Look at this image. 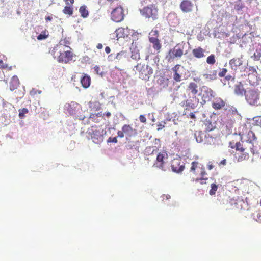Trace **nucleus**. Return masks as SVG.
<instances>
[{
  "label": "nucleus",
  "instance_id": "22",
  "mask_svg": "<svg viewBox=\"0 0 261 261\" xmlns=\"http://www.w3.org/2000/svg\"><path fill=\"white\" fill-rule=\"evenodd\" d=\"M149 41L153 44V47L156 50H159L161 48V44L159 39L156 37H151L149 38Z\"/></svg>",
  "mask_w": 261,
  "mask_h": 261
},
{
  "label": "nucleus",
  "instance_id": "44",
  "mask_svg": "<svg viewBox=\"0 0 261 261\" xmlns=\"http://www.w3.org/2000/svg\"><path fill=\"white\" fill-rule=\"evenodd\" d=\"M248 153H247V154H243V155H241V156H240L238 159V162H241V161H243V160H247L248 159Z\"/></svg>",
  "mask_w": 261,
  "mask_h": 261
},
{
  "label": "nucleus",
  "instance_id": "59",
  "mask_svg": "<svg viewBox=\"0 0 261 261\" xmlns=\"http://www.w3.org/2000/svg\"><path fill=\"white\" fill-rule=\"evenodd\" d=\"M97 48L98 49H101L103 47V45L101 43H98L97 45V46H96Z\"/></svg>",
  "mask_w": 261,
  "mask_h": 261
},
{
  "label": "nucleus",
  "instance_id": "4",
  "mask_svg": "<svg viewBox=\"0 0 261 261\" xmlns=\"http://www.w3.org/2000/svg\"><path fill=\"white\" fill-rule=\"evenodd\" d=\"M133 70L139 72V77L144 80H148L149 76L153 73V69L151 67L141 63L135 66Z\"/></svg>",
  "mask_w": 261,
  "mask_h": 261
},
{
  "label": "nucleus",
  "instance_id": "14",
  "mask_svg": "<svg viewBox=\"0 0 261 261\" xmlns=\"http://www.w3.org/2000/svg\"><path fill=\"white\" fill-rule=\"evenodd\" d=\"M122 130L127 137H132L137 134L136 130L133 129L129 125L125 124L123 125Z\"/></svg>",
  "mask_w": 261,
  "mask_h": 261
},
{
  "label": "nucleus",
  "instance_id": "47",
  "mask_svg": "<svg viewBox=\"0 0 261 261\" xmlns=\"http://www.w3.org/2000/svg\"><path fill=\"white\" fill-rule=\"evenodd\" d=\"M108 142L117 143V139L116 137H110L108 140Z\"/></svg>",
  "mask_w": 261,
  "mask_h": 261
},
{
  "label": "nucleus",
  "instance_id": "64",
  "mask_svg": "<svg viewBox=\"0 0 261 261\" xmlns=\"http://www.w3.org/2000/svg\"><path fill=\"white\" fill-rule=\"evenodd\" d=\"M158 126H159V127L158 128V129L160 130V129H162L163 127H164V125H162V124L160 123V124L158 125Z\"/></svg>",
  "mask_w": 261,
  "mask_h": 261
},
{
  "label": "nucleus",
  "instance_id": "38",
  "mask_svg": "<svg viewBox=\"0 0 261 261\" xmlns=\"http://www.w3.org/2000/svg\"><path fill=\"white\" fill-rule=\"evenodd\" d=\"M19 117L21 119H23L25 117V114L29 112L28 109L23 108L19 110Z\"/></svg>",
  "mask_w": 261,
  "mask_h": 261
},
{
  "label": "nucleus",
  "instance_id": "36",
  "mask_svg": "<svg viewBox=\"0 0 261 261\" xmlns=\"http://www.w3.org/2000/svg\"><path fill=\"white\" fill-rule=\"evenodd\" d=\"M63 12L65 14L71 15L73 14V8L66 5L63 10Z\"/></svg>",
  "mask_w": 261,
  "mask_h": 261
},
{
  "label": "nucleus",
  "instance_id": "41",
  "mask_svg": "<svg viewBox=\"0 0 261 261\" xmlns=\"http://www.w3.org/2000/svg\"><path fill=\"white\" fill-rule=\"evenodd\" d=\"M94 70L96 73L98 75H102L103 74V71L101 69L100 67L98 66H95L94 67Z\"/></svg>",
  "mask_w": 261,
  "mask_h": 261
},
{
  "label": "nucleus",
  "instance_id": "27",
  "mask_svg": "<svg viewBox=\"0 0 261 261\" xmlns=\"http://www.w3.org/2000/svg\"><path fill=\"white\" fill-rule=\"evenodd\" d=\"M224 106V102L220 98L218 99L213 103V107L216 109H220Z\"/></svg>",
  "mask_w": 261,
  "mask_h": 261
},
{
  "label": "nucleus",
  "instance_id": "54",
  "mask_svg": "<svg viewBox=\"0 0 261 261\" xmlns=\"http://www.w3.org/2000/svg\"><path fill=\"white\" fill-rule=\"evenodd\" d=\"M206 129L207 131H208V132H210V131H211V130H212L213 129L211 123L208 124V125L206 128Z\"/></svg>",
  "mask_w": 261,
  "mask_h": 261
},
{
  "label": "nucleus",
  "instance_id": "1",
  "mask_svg": "<svg viewBox=\"0 0 261 261\" xmlns=\"http://www.w3.org/2000/svg\"><path fill=\"white\" fill-rule=\"evenodd\" d=\"M245 96L246 101L250 105L260 106V92L258 89H247L245 92Z\"/></svg>",
  "mask_w": 261,
  "mask_h": 261
},
{
  "label": "nucleus",
  "instance_id": "35",
  "mask_svg": "<svg viewBox=\"0 0 261 261\" xmlns=\"http://www.w3.org/2000/svg\"><path fill=\"white\" fill-rule=\"evenodd\" d=\"M206 62L210 65H213L216 62L215 56L213 54L209 56L206 59Z\"/></svg>",
  "mask_w": 261,
  "mask_h": 261
},
{
  "label": "nucleus",
  "instance_id": "56",
  "mask_svg": "<svg viewBox=\"0 0 261 261\" xmlns=\"http://www.w3.org/2000/svg\"><path fill=\"white\" fill-rule=\"evenodd\" d=\"M0 66L2 68H6L7 65H5L2 60H0Z\"/></svg>",
  "mask_w": 261,
  "mask_h": 261
},
{
  "label": "nucleus",
  "instance_id": "12",
  "mask_svg": "<svg viewBox=\"0 0 261 261\" xmlns=\"http://www.w3.org/2000/svg\"><path fill=\"white\" fill-rule=\"evenodd\" d=\"M199 103V100L196 96H194L190 97L187 100H186L184 105L187 107V108H191L194 109L198 107Z\"/></svg>",
  "mask_w": 261,
  "mask_h": 261
},
{
  "label": "nucleus",
  "instance_id": "17",
  "mask_svg": "<svg viewBox=\"0 0 261 261\" xmlns=\"http://www.w3.org/2000/svg\"><path fill=\"white\" fill-rule=\"evenodd\" d=\"M205 50L200 47L195 48L192 50V54L194 56L197 58H201L205 56L204 53Z\"/></svg>",
  "mask_w": 261,
  "mask_h": 261
},
{
  "label": "nucleus",
  "instance_id": "51",
  "mask_svg": "<svg viewBox=\"0 0 261 261\" xmlns=\"http://www.w3.org/2000/svg\"><path fill=\"white\" fill-rule=\"evenodd\" d=\"M65 3L66 5L68 6H70V5H72L74 3V0H64Z\"/></svg>",
  "mask_w": 261,
  "mask_h": 261
},
{
  "label": "nucleus",
  "instance_id": "39",
  "mask_svg": "<svg viewBox=\"0 0 261 261\" xmlns=\"http://www.w3.org/2000/svg\"><path fill=\"white\" fill-rule=\"evenodd\" d=\"M218 186L215 184H211V189L209 191V194L211 195L215 194L216 191L217 190Z\"/></svg>",
  "mask_w": 261,
  "mask_h": 261
},
{
  "label": "nucleus",
  "instance_id": "8",
  "mask_svg": "<svg viewBox=\"0 0 261 261\" xmlns=\"http://www.w3.org/2000/svg\"><path fill=\"white\" fill-rule=\"evenodd\" d=\"M202 97L201 105H204L206 101H209L214 96L213 90L207 86H202L199 94Z\"/></svg>",
  "mask_w": 261,
  "mask_h": 261
},
{
  "label": "nucleus",
  "instance_id": "31",
  "mask_svg": "<svg viewBox=\"0 0 261 261\" xmlns=\"http://www.w3.org/2000/svg\"><path fill=\"white\" fill-rule=\"evenodd\" d=\"M154 152H157V147L156 146H148L145 150V153L146 155L153 154Z\"/></svg>",
  "mask_w": 261,
  "mask_h": 261
},
{
  "label": "nucleus",
  "instance_id": "28",
  "mask_svg": "<svg viewBox=\"0 0 261 261\" xmlns=\"http://www.w3.org/2000/svg\"><path fill=\"white\" fill-rule=\"evenodd\" d=\"M203 135L204 134L202 132L195 131L194 133V137L197 142L201 143L203 141Z\"/></svg>",
  "mask_w": 261,
  "mask_h": 261
},
{
  "label": "nucleus",
  "instance_id": "10",
  "mask_svg": "<svg viewBox=\"0 0 261 261\" xmlns=\"http://www.w3.org/2000/svg\"><path fill=\"white\" fill-rule=\"evenodd\" d=\"M171 166L173 172L180 173L185 169V163L180 159H174L171 162Z\"/></svg>",
  "mask_w": 261,
  "mask_h": 261
},
{
  "label": "nucleus",
  "instance_id": "24",
  "mask_svg": "<svg viewBox=\"0 0 261 261\" xmlns=\"http://www.w3.org/2000/svg\"><path fill=\"white\" fill-rule=\"evenodd\" d=\"M203 77L208 81L215 80L217 77V71L213 70L210 74H204Z\"/></svg>",
  "mask_w": 261,
  "mask_h": 261
},
{
  "label": "nucleus",
  "instance_id": "23",
  "mask_svg": "<svg viewBox=\"0 0 261 261\" xmlns=\"http://www.w3.org/2000/svg\"><path fill=\"white\" fill-rule=\"evenodd\" d=\"M256 140L257 138L255 134L252 130H249L247 135V139L246 140V141L255 143L256 142Z\"/></svg>",
  "mask_w": 261,
  "mask_h": 261
},
{
  "label": "nucleus",
  "instance_id": "60",
  "mask_svg": "<svg viewBox=\"0 0 261 261\" xmlns=\"http://www.w3.org/2000/svg\"><path fill=\"white\" fill-rule=\"evenodd\" d=\"M105 51L107 54H109L111 51V49L109 47H106L105 48Z\"/></svg>",
  "mask_w": 261,
  "mask_h": 261
},
{
  "label": "nucleus",
  "instance_id": "45",
  "mask_svg": "<svg viewBox=\"0 0 261 261\" xmlns=\"http://www.w3.org/2000/svg\"><path fill=\"white\" fill-rule=\"evenodd\" d=\"M227 70L225 68L222 69V70L218 73V75L220 77H223L225 75Z\"/></svg>",
  "mask_w": 261,
  "mask_h": 261
},
{
  "label": "nucleus",
  "instance_id": "46",
  "mask_svg": "<svg viewBox=\"0 0 261 261\" xmlns=\"http://www.w3.org/2000/svg\"><path fill=\"white\" fill-rule=\"evenodd\" d=\"M159 34V32L156 30H152L151 32L149 33L150 35L158 37Z\"/></svg>",
  "mask_w": 261,
  "mask_h": 261
},
{
  "label": "nucleus",
  "instance_id": "3",
  "mask_svg": "<svg viewBox=\"0 0 261 261\" xmlns=\"http://www.w3.org/2000/svg\"><path fill=\"white\" fill-rule=\"evenodd\" d=\"M64 110L66 114L73 115L79 120H84L85 117L80 114V111L81 110V107L75 102L72 101L70 103H66L64 105Z\"/></svg>",
  "mask_w": 261,
  "mask_h": 261
},
{
  "label": "nucleus",
  "instance_id": "40",
  "mask_svg": "<svg viewBox=\"0 0 261 261\" xmlns=\"http://www.w3.org/2000/svg\"><path fill=\"white\" fill-rule=\"evenodd\" d=\"M47 36H48V35H46L45 34V32H44V33L42 32L40 34H39L37 36V38L39 40H41L46 39L47 37Z\"/></svg>",
  "mask_w": 261,
  "mask_h": 261
},
{
  "label": "nucleus",
  "instance_id": "6",
  "mask_svg": "<svg viewBox=\"0 0 261 261\" xmlns=\"http://www.w3.org/2000/svg\"><path fill=\"white\" fill-rule=\"evenodd\" d=\"M129 55L126 51H121L116 55L111 54L108 58L109 61H114L115 62L123 64L124 62L128 59Z\"/></svg>",
  "mask_w": 261,
  "mask_h": 261
},
{
  "label": "nucleus",
  "instance_id": "18",
  "mask_svg": "<svg viewBox=\"0 0 261 261\" xmlns=\"http://www.w3.org/2000/svg\"><path fill=\"white\" fill-rule=\"evenodd\" d=\"M19 84V81L17 76H13L11 78V80L10 83V89L11 91L16 89Z\"/></svg>",
  "mask_w": 261,
  "mask_h": 261
},
{
  "label": "nucleus",
  "instance_id": "32",
  "mask_svg": "<svg viewBox=\"0 0 261 261\" xmlns=\"http://www.w3.org/2000/svg\"><path fill=\"white\" fill-rule=\"evenodd\" d=\"M79 12L81 13V16L83 18H86L89 15L88 11L85 5L80 7Z\"/></svg>",
  "mask_w": 261,
  "mask_h": 261
},
{
  "label": "nucleus",
  "instance_id": "37",
  "mask_svg": "<svg viewBox=\"0 0 261 261\" xmlns=\"http://www.w3.org/2000/svg\"><path fill=\"white\" fill-rule=\"evenodd\" d=\"M131 59L136 61H138L140 59V56L138 51L132 52Z\"/></svg>",
  "mask_w": 261,
  "mask_h": 261
},
{
  "label": "nucleus",
  "instance_id": "43",
  "mask_svg": "<svg viewBox=\"0 0 261 261\" xmlns=\"http://www.w3.org/2000/svg\"><path fill=\"white\" fill-rule=\"evenodd\" d=\"M198 164V162H196V161L193 162L191 164L192 166L191 167L190 171L191 172H194L196 168L197 167Z\"/></svg>",
  "mask_w": 261,
  "mask_h": 261
},
{
  "label": "nucleus",
  "instance_id": "11",
  "mask_svg": "<svg viewBox=\"0 0 261 261\" xmlns=\"http://www.w3.org/2000/svg\"><path fill=\"white\" fill-rule=\"evenodd\" d=\"M123 9L121 7L115 8L111 13V18L115 22L121 21L124 18Z\"/></svg>",
  "mask_w": 261,
  "mask_h": 261
},
{
  "label": "nucleus",
  "instance_id": "20",
  "mask_svg": "<svg viewBox=\"0 0 261 261\" xmlns=\"http://www.w3.org/2000/svg\"><path fill=\"white\" fill-rule=\"evenodd\" d=\"M245 91L246 90H245L243 85L241 83L235 86L234 92L236 94L241 96H243V95H245Z\"/></svg>",
  "mask_w": 261,
  "mask_h": 261
},
{
  "label": "nucleus",
  "instance_id": "49",
  "mask_svg": "<svg viewBox=\"0 0 261 261\" xmlns=\"http://www.w3.org/2000/svg\"><path fill=\"white\" fill-rule=\"evenodd\" d=\"M139 120L142 123H145L146 122V119L145 117L143 115H140Z\"/></svg>",
  "mask_w": 261,
  "mask_h": 261
},
{
  "label": "nucleus",
  "instance_id": "42",
  "mask_svg": "<svg viewBox=\"0 0 261 261\" xmlns=\"http://www.w3.org/2000/svg\"><path fill=\"white\" fill-rule=\"evenodd\" d=\"M173 79L176 82H180L181 81V76L176 71L174 74Z\"/></svg>",
  "mask_w": 261,
  "mask_h": 261
},
{
  "label": "nucleus",
  "instance_id": "52",
  "mask_svg": "<svg viewBox=\"0 0 261 261\" xmlns=\"http://www.w3.org/2000/svg\"><path fill=\"white\" fill-rule=\"evenodd\" d=\"M207 168L210 170H212L214 168V166L211 162H209L207 163Z\"/></svg>",
  "mask_w": 261,
  "mask_h": 261
},
{
  "label": "nucleus",
  "instance_id": "62",
  "mask_svg": "<svg viewBox=\"0 0 261 261\" xmlns=\"http://www.w3.org/2000/svg\"><path fill=\"white\" fill-rule=\"evenodd\" d=\"M45 20L46 21H51L52 20V17L51 16H48L45 17Z\"/></svg>",
  "mask_w": 261,
  "mask_h": 261
},
{
  "label": "nucleus",
  "instance_id": "15",
  "mask_svg": "<svg viewBox=\"0 0 261 261\" xmlns=\"http://www.w3.org/2000/svg\"><path fill=\"white\" fill-rule=\"evenodd\" d=\"M169 54L171 57L180 58L183 55V50L180 47L176 46L170 51Z\"/></svg>",
  "mask_w": 261,
  "mask_h": 261
},
{
  "label": "nucleus",
  "instance_id": "29",
  "mask_svg": "<svg viewBox=\"0 0 261 261\" xmlns=\"http://www.w3.org/2000/svg\"><path fill=\"white\" fill-rule=\"evenodd\" d=\"M197 85L195 83H191L189 85V89L191 90L192 94L195 96L198 92Z\"/></svg>",
  "mask_w": 261,
  "mask_h": 261
},
{
  "label": "nucleus",
  "instance_id": "58",
  "mask_svg": "<svg viewBox=\"0 0 261 261\" xmlns=\"http://www.w3.org/2000/svg\"><path fill=\"white\" fill-rule=\"evenodd\" d=\"M226 164V160L225 159H224L221 161L219 165H225Z\"/></svg>",
  "mask_w": 261,
  "mask_h": 261
},
{
  "label": "nucleus",
  "instance_id": "16",
  "mask_svg": "<svg viewBox=\"0 0 261 261\" xmlns=\"http://www.w3.org/2000/svg\"><path fill=\"white\" fill-rule=\"evenodd\" d=\"M242 64L243 61L241 58H233L229 61V65L231 67V68L234 70H236L237 67L242 65Z\"/></svg>",
  "mask_w": 261,
  "mask_h": 261
},
{
  "label": "nucleus",
  "instance_id": "34",
  "mask_svg": "<svg viewBox=\"0 0 261 261\" xmlns=\"http://www.w3.org/2000/svg\"><path fill=\"white\" fill-rule=\"evenodd\" d=\"M252 57L254 58L255 60H259L261 57V48H257L256 49L254 52L253 56Z\"/></svg>",
  "mask_w": 261,
  "mask_h": 261
},
{
  "label": "nucleus",
  "instance_id": "55",
  "mask_svg": "<svg viewBox=\"0 0 261 261\" xmlns=\"http://www.w3.org/2000/svg\"><path fill=\"white\" fill-rule=\"evenodd\" d=\"M202 170L200 174H201V177H204V176L205 175H206L207 173H206V172H205V171L204 170V169L202 168Z\"/></svg>",
  "mask_w": 261,
  "mask_h": 261
},
{
  "label": "nucleus",
  "instance_id": "61",
  "mask_svg": "<svg viewBox=\"0 0 261 261\" xmlns=\"http://www.w3.org/2000/svg\"><path fill=\"white\" fill-rule=\"evenodd\" d=\"M190 117L191 119H195V115L193 113H190L189 114Z\"/></svg>",
  "mask_w": 261,
  "mask_h": 261
},
{
  "label": "nucleus",
  "instance_id": "7",
  "mask_svg": "<svg viewBox=\"0 0 261 261\" xmlns=\"http://www.w3.org/2000/svg\"><path fill=\"white\" fill-rule=\"evenodd\" d=\"M88 138L90 137V138L92 140L93 142L95 143L99 144L103 141V134H106V132L104 130L101 131L99 130H89L88 132Z\"/></svg>",
  "mask_w": 261,
  "mask_h": 261
},
{
  "label": "nucleus",
  "instance_id": "53",
  "mask_svg": "<svg viewBox=\"0 0 261 261\" xmlns=\"http://www.w3.org/2000/svg\"><path fill=\"white\" fill-rule=\"evenodd\" d=\"M208 178H204V177H201L200 178H196L195 181L196 182H199V181H202V180H207Z\"/></svg>",
  "mask_w": 261,
  "mask_h": 261
},
{
  "label": "nucleus",
  "instance_id": "50",
  "mask_svg": "<svg viewBox=\"0 0 261 261\" xmlns=\"http://www.w3.org/2000/svg\"><path fill=\"white\" fill-rule=\"evenodd\" d=\"M124 134H125L124 132H123V131L122 130H118L117 132L118 136L120 138H123L124 136Z\"/></svg>",
  "mask_w": 261,
  "mask_h": 261
},
{
  "label": "nucleus",
  "instance_id": "21",
  "mask_svg": "<svg viewBox=\"0 0 261 261\" xmlns=\"http://www.w3.org/2000/svg\"><path fill=\"white\" fill-rule=\"evenodd\" d=\"M254 144V143H253L252 142L244 141V151L245 150H250L252 154H255Z\"/></svg>",
  "mask_w": 261,
  "mask_h": 261
},
{
  "label": "nucleus",
  "instance_id": "48",
  "mask_svg": "<svg viewBox=\"0 0 261 261\" xmlns=\"http://www.w3.org/2000/svg\"><path fill=\"white\" fill-rule=\"evenodd\" d=\"M148 118L152 120L153 122L155 121V119L154 118L153 113H149L148 115Z\"/></svg>",
  "mask_w": 261,
  "mask_h": 261
},
{
  "label": "nucleus",
  "instance_id": "33",
  "mask_svg": "<svg viewBox=\"0 0 261 261\" xmlns=\"http://www.w3.org/2000/svg\"><path fill=\"white\" fill-rule=\"evenodd\" d=\"M235 147L237 150L240 151L241 152L244 151V141H242L241 142H237L235 145Z\"/></svg>",
  "mask_w": 261,
  "mask_h": 261
},
{
  "label": "nucleus",
  "instance_id": "57",
  "mask_svg": "<svg viewBox=\"0 0 261 261\" xmlns=\"http://www.w3.org/2000/svg\"><path fill=\"white\" fill-rule=\"evenodd\" d=\"M180 67V65H176L173 68V70L176 72H176H177V70Z\"/></svg>",
  "mask_w": 261,
  "mask_h": 261
},
{
  "label": "nucleus",
  "instance_id": "2",
  "mask_svg": "<svg viewBox=\"0 0 261 261\" xmlns=\"http://www.w3.org/2000/svg\"><path fill=\"white\" fill-rule=\"evenodd\" d=\"M68 49H70V48L63 45L61 42L54 48V50L58 51V53L60 54L58 60L59 62L68 63L72 60V54Z\"/></svg>",
  "mask_w": 261,
  "mask_h": 261
},
{
  "label": "nucleus",
  "instance_id": "26",
  "mask_svg": "<svg viewBox=\"0 0 261 261\" xmlns=\"http://www.w3.org/2000/svg\"><path fill=\"white\" fill-rule=\"evenodd\" d=\"M125 30L123 28H120L117 29L115 31L116 36L118 39L120 38H124L126 35V33H125Z\"/></svg>",
  "mask_w": 261,
  "mask_h": 261
},
{
  "label": "nucleus",
  "instance_id": "19",
  "mask_svg": "<svg viewBox=\"0 0 261 261\" xmlns=\"http://www.w3.org/2000/svg\"><path fill=\"white\" fill-rule=\"evenodd\" d=\"M81 83L84 88L89 87L90 85V76L86 75H84L81 79Z\"/></svg>",
  "mask_w": 261,
  "mask_h": 261
},
{
  "label": "nucleus",
  "instance_id": "5",
  "mask_svg": "<svg viewBox=\"0 0 261 261\" xmlns=\"http://www.w3.org/2000/svg\"><path fill=\"white\" fill-rule=\"evenodd\" d=\"M140 12L142 15L147 18H151L152 20L158 18V10L154 6L145 7L141 10Z\"/></svg>",
  "mask_w": 261,
  "mask_h": 261
},
{
  "label": "nucleus",
  "instance_id": "9",
  "mask_svg": "<svg viewBox=\"0 0 261 261\" xmlns=\"http://www.w3.org/2000/svg\"><path fill=\"white\" fill-rule=\"evenodd\" d=\"M168 155L165 152L159 153L156 157L155 163H154L153 167L158 168L163 171H166L165 167V160L167 159Z\"/></svg>",
  "mask_w": 261,
  "mask_h": 261
},
{
  "label": "nucleus",
  "instance_id": "25",
  "mask_svg": "<svg viewBox=\"0 0 261 261\" xmlns=\"http://www.w3.org/2000/svg\"><path fill=\"white\" fill-rule=\"evenodd\" d=\"M169 80L163 76H160L157 80L158 83L163 88H165L168 86Z\"/></svg>",
  "mask_w": 261,
  "mask_h": 261
},
{
  "label": "nucleus",
  "instance_id": "30",
  "mask_svg": "<svg viewBox=\"0 0 261 261\" xmlns=\"http://www.w3.org/2000/svg\"><path fill=\"white\" fill-rule=\"evenodd\" d=\"M234 80V76L227 75L226 76H225V77L223 80H222L221 81L224 85H226L227 84L229 86V87H230L231 86L230 85V82H233Z\"/></svg>",
  "mask_w": 261,
  "mask_h": 261
},
{
  "label": "nucleus",
  "instance_id": "13",
  "mask_svg": "<svg viewBox=\"0 0 261 261\" xmlns=\"http://www.w3.org/2000/svg\"><path fill=\"white\" fill-rule=\"evenodd\" d=\"M193 7V4L189 0H183L180 4V8L184 13L191 12Z\"/></svg>",
  "mask_w": 261,
  "mask_h": 261
},
{
  "label": "nucleus",
  "instance_id": "63",
  "mask_svg": "<svg viewBox=\"0 0 261 261\" xmlns=\"http://www.w3.org/2000/svg\"><path fill=\"white\" fill-rule=\"evenodd\" d=\"M160 142V140L159 139H155L154 140V144H158Z\"/></svg>",
  "mask_w": 261,
  "mask_h": 261
}]
</instances>
